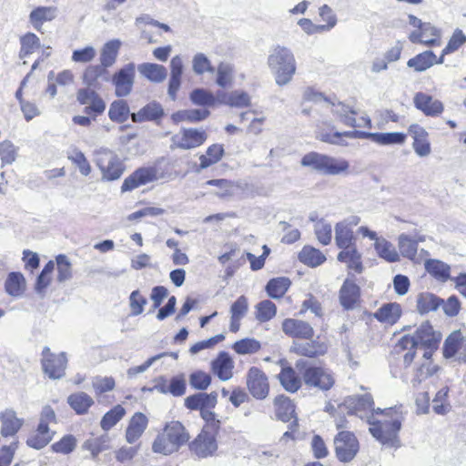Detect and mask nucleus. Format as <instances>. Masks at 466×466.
Wrapping results in <instances>:
<instances>
[{
  "label": "nucleus",
  "instance_id": "f257e3e1",
  "mask_svg": "<svg viewBox=\"0 0 466 466\" xmlns=\"http://www.w3.org/2000/svg\"><path fill=\"white\" fill-rule=\"evenodd\" d=\"M317 137L325 143L345 146L344 138H370L371 141L379 145H403L406 141L407 136L401 132H389V133H368L361 131H345V132H328L324 129H319L317 133Z\"/></svg>",
  "mask_w": 466,
  "mask_h": 466
},
{
  "label": "nucleus",
  "instance_id": "f03ea898",
  "mask_svg": "<svg viewBox=\"0 0 466 466\" xmlns=\"http://www.w3.org/2000/svg\"><path fill=\"white\" fill-rule=\"evenodd\" d=\"M268 66L274 76L275 83L283 86L289 84L296 74V59L290 49L285 46H275L269 51L267 59Z\"/></svg>",
  "mask_w": 466,
  "mask_h": 466
},
{
  "label": "nucleus",
  "instance_id": "7ed1b4c3",
  "mask_svg": "<svg viewBox=\"0 0 466 466\" xmlns=\"http://www.w3.org/2000/svg\"><path fill=\"white\" fill-rule=\"evenodd\" d=\"M188 441L189 433L184 425L177 420H172L167 423L163 432L157 436L152 450L156 453L169 455L177 451Z\"/></svg>",
  "mask_w": 466,
  "mask_h": 466
},
{
  "label": "nucleus",
  "instance_id": "20e7f679",
  "mask_svg": "<svg viewBox=\"0 0 466 466\" xmlns=\"http://www.w3.org/2000/svg\"><path fill=\"white\" fill-rule=\"evenodd\" d=\"M384 416L383 420H369L370 424V432L382 445L396 447L399 445L398 432L401 427V420L398 415L392 416V409L381 410L378 409L375 411Z\"/></svg>",
  "mask_w": 466,
  "mask_h": 466
},
{
  "label": "nucleus",
  "instance_id": "39448f33",
  "mask_svg": "<svg viewBox=\"0 0 466 466\" xmlns=\"http://www.w3.org/2000/svg\"><path fill=\"white\" fill-rule=\"evenodd\" d=\"M440 340L441 334L436 333L429 322H424L418 328L414 335L403 336L396 344L395 351L400 353L404 350L417 349L419 346L434 350Z\"/></svg>",
  "mask_w": 466,
  "mask_h": 466
},
{
  "label": "nucleus",
  "instance_id": "423d86ee",
  "mask_svg": "<svg viewBox=\"0 0 466 466\" xmlns=\"http://www.w3.org/2000/svg\"><path fill=\"white\" fill-rule=\"evenodd\" d=\"M295 367L302 374V380L309 387L329 390L335 383V379L330 371L322 367L308 366L305 360H297Z\"/></svg>",
  "mask_w": 466,
  "mask_h": 466
},
{
  "label": "nucleus",
  "instance_id": "0eeeda50",
  "mask_svg": "<svg viewBox=\"0 0 466 466\" xmlns=\"http://www.w3.org/2000/svg\"><path fill=\"white\" fill-rule=\"evenodd\" d=\"M96 162L102 173V179L113 181L118 179L124 171L118 157L106 147H100L95 152Z\"/></svg>",
  "mask_w": 466,
  "mask_h": 466
},
{
  "label": "nucleus",
  "instance_id": "6e6552de",
  "mask_svg": "<svg viewBox=\"0 0 466 466\" xmlns=\"http://www.w3.org/2000/svg\"><path fill=\"white\" fill-rule=\"evenodd\" d=\"M335 452L339 461H351L357 455L360 445L352 432L340 431L334 439Z\"/></svg>",
  "mask_w": 466,
  "mask_h": 466
},
{
  "label": "nucleus",
  "instance_id": "1a4fd4ad",
  "mask_svg": "<svg viewBox=\"0 0 466 466\" xmlns=\"http://www.w3.org/2000/svg\"><path fill=\"white\" fill-rule=\"evenodd\" d=\"M42 366L44 372L53 380L61 379L65 375L67 358L65 352L54 354L48 347L43 349Z\"/></svg>",
  "mask_w": 466,
  "mask_h": 466
},
{
  "label": "nucleus",
  "instance_id": "9d476101",
  "mask_svg": "<svg viewBox=\"0 0 466 466\" xmlns=\"http://www.w3.org/2000/svg\"><path fill=\"white\" fill-rule=\"evenodd\" d=\"M136 76V65L128 63L116 72L112 76L115 94L118 97L127 96L133 89Z\"/></svg>",
  "mask_w": 466,
  "mask_h": 466
},
{
  "label": "nucleus",
  "instance_id": "9b49d317",
  "mask_svg": "<svg viewBox=\"0 0 466 466\" xmlns=\"http://www.w3.org/2000/svg\"><path fill=\"white\" fill-rule=\"evenodd\" d=\"M207 139L205 131L184 128L171 137V148L191 149L201 146Z\"/></svg>",
  "mask_w": 466,
  "mask_h": 466
},
{
  "label": "nucleus",
  "instance_id": "f8f14e48",
  "mask_svg": "<svg viewBox=\"0 0 466 466\" xmlns=\"http://www.w3.org/2000/svg\"><path fill=\"white\" fill-rule=\"evenodd\" d=\"M247 387L257 400H264L269 392V384L266 374L257 367H251L247 373Z\"/></svg>",
  "mask_w": 466,
  "mask_h": 466
},
{
  "label": "nucleus",
  "instance_id": "ddd939ff",
  "mask_svg": "<svg viewBox=\"0 0 466 466\" xmlns=\"http://www.w3.org/2000/svg\"><path fill=\"white\" fill-rule=\"evenodd\" d=\"M154 390L161 394H170L173 397H181L186 393L187 380L183 373L175 375L170 379L160 376L156 379Z\"/></svg>",
  "mask_w": 466,
  "mask_h": 466
},
{
  "label": "nucleus",
  "instance_id": "4468645a",
  "mask_svg": "<svg viewBox=\"0 0 466 466\" xmlns=\"http://www.w3.org/2000/svg\"><path fill=\"white\" fill-rule=\"evenodd\" d=\"M190 451L199 458L212 456L218 449L216 438L213 433L202 431L190 443Z\"/></svg>",
  "mask_w": 466,
  "mask_h": 466
},
{
  "label": "nucleus",
  "instance_id": "2eb2a0df",
  "mask_svg": "<svg viewBox=\"0 0 466 466\" xmlns=\"http://www.w3.org/2000/svg\"><path fill=\"white\" fill-rule=\"evenodd\" d=\"M76 99L81 105H86L84 113L91 115L102 114L106 109V104L99 95L93 89L82 88L79 89L76 95Z\"/></svg>",
  "mask_w": 466,
  "mask_h": 466
},
{
  "label": "nucleus",
  "instance_id": "dca6fc26",
  "mask_svg": "<svg viewBox=\"0 0 466 466\" xmlns=\"http://www.w3.org/2000/svg\"><path fill=\"white\" fill-rule=\"evenodd\" d=\"M414 106L427 116H438L444 106L441 101L423 92H418L413 97Z\"/></svg>",
  "mask_w": 466,
  "mask_h": 466
},
{
  "label": "nucleus",
  "instance_id": "f3484780",
  "mask_svg": "<svg viewBox=\"0 0 466 466\" xmlns=\"http://www.w3.org/2000/svg\"><path fill=\"white\" fill-rule=\"evenodd\" d=\"M409 134L413 138L412 147L415 153L420 157H428L431 147L428 139L429 133L425 128L418 124H412L409 127Z\"/></svg>",
  "mask_w": 466,
  "mask_h": 466
},
{
  "label": "nucleus",
  "instance_id": "a211bd4d",
  "mask_svg": "<svg viewBox=\"0 0 466 466\" xmlns=\"http://www.w3.org/2000/svg\"><path fill=\"white\" fill-rule=\"evenodd\" d=\"M282 330L289 337L302 339H310L314 335V329L309 323L296 319H286L282 322Z\"/></svg>",
  "mask_w": 466,
  "mask_h": 466
},
{
  "label": "nucleus",
  "instance_id": "6ab92c4d",
  "mask_svg": "<svg viewBox=\"0 0 466 466\" xmlns=\"http://www.w3.org/2000/svg\"><path fill=\"white\" fill-rule=\"evenodd\" d=\"M157 178V171L153 167L139 168L127 177L122 186L121 190L131 191L142 185L151 182Z\"/></svg>",
  "mask_w": 466,
  "mask_h": 466
},
{
  "label": "nucleus",
  "instance_id": "aec40b11",
  "mask_svg": "<svg viewBox=\"0 0 466 466\" xmlns=\"http://www.w3.org/2000/svg\"><path fill=\"white\" fill-rule=\"evenodd\" d=\"M327 350L328 346L326 343L318 339L302 342L294 341L290 348L291 352L308 358L322 356L327 352Z\"/></svg>",
  "mask_w": 466,
  "mask_h": 466
},
{
  "label": "nucleus",
  "instance_id": "412c9836",
  "mask_svg": "<svg viewBox=\"0 0 466 466\" xmlns=\"http://www.w3.org/2000/svg\"><path fill=\"white\" fill-rule=\"evenodd\" d=\"M234 361L228 352L221 351L211 362V370L222 381L233 377Z\"/></svg>",
  "mask_w": 466,
  "mask_h": 466
},
{
  "label": "nucleus",
  "instance_id": "4be33fe9",
  "mask_svg": "<svg viewBox=\"0 0 466 466\" xmlns=\"http://www.w3.org/2000/svg\"><path fill=\"white\" fill-rule=\"evenodd\" d=\"M1 435L4 437L14 436L20 430L24 420L17 418L12 409H6L0 413Z\"/></svg>",
  "mask_w": 466,
  "mask_h": 466
},
{
  "label": "nucleus",
  "instance_id": "5701e85b",
  "mask_svg": "<svg viewBox=\"0 0 466 466\" xmlns=\"http://www.w3.org/2000/svg\"><path fill=\"white\" fill-rule=\"evenodd\" d=\"M164 116V109L157 102H150L137 113L131 114V119L135 123L146 121H158Z\"/></svg>",
  "mask_w": 466,
  "mask_h": 466
},
{
  "label": "nucleus",
  "instance_id": "b1692460",
  "mask_svg": "<svg viewBox=\"0 0 466 466\" xmlns=\"http://www.w3.org/2000/svg\"><path fill=\"white\" fill-rule=\"evenodd\" d=\"M148 420L142 412H136L127 428L126 440L128 443L136 442L147 427Z\"/></svg>",
  "mask_w": 466,
  "mask_h": 466
},
{
  "label": "nucleus",
  "instance_id": "393cba45",
  "mask_svg": "<svg viewBox=\"0 0 466 466\" xmlns=\"http://www.w3.org/2000/svg\"><path fill=\"white\" fill-rule=\"evenodd\" d=\"M138 73L152 83H162L167 76V68L159 64L142 63L137 66Z\"/></svg>",
  "mask_w": 466,
  "mask_h": 466
},
{
  "label": "nucleus",
  "instance_id": "a878e982",
  "mask_svg": "<svg viewBox=\"0 0 466 466\" xmlns=\"http://www.w3.org/2000/svg\"><path fill=\"white\" fill-rule=\"evenodd\" d=\"M339 302L345 309H352L360 297V288L354 281L346 279L339 289Z\"/></svg>",
  "mask_w": 466,
  "mask_h": 466
},
{
  "label": "nucleus",
  "instance_id": "bb28decb",
  "mask_svg": "<svg viewBox=\"0 0 466 466\" xmlns=\"http://www.w3.org/2000/svg\"><path fill=\"white\" fill-rule=\"evenodd\" d=\"M335 242L338 248L342 250L355 248L354 235L352 228L347 221H341L335 226Z\"/></svg>",
  "mask_w": 466,
  "mask_h": 466
},
{
  "label": "nucleus",
  "instance_id": "cd10ccee",
  "mask_svg": "<svg viewBox=\"0 0 466 466\" xmlns=\"http://www.w3.org/2000/svg\"><path fill=\"white\" fill-rule=\"evenodd\" d=\"M57 15L56 6H38L29 15V21L35 29L40 31L44 23L54 20Z\"/></svg>",
  "mask_w": 466,
  "mask_h": 466
},
{
  "label": "nucleus",
  "instance_id": "c85d7f7f",
  "mask_svg": "<svg viewBox=\"0 0 466 466\" xmlns=\"http://www.w3.org/2000/svg\"><path fill=\"white\" fill-rule=\"evenodd\" d=\"M218 97L220 103L228 105L231 107H247L251 105L250 96L244 91L234 90L228 94L219 93Z\"/></svg>",
  "mask_w": 466,
  "mask_h": 466
},
{
  "label": "nucleus",
  "instance_id": "c756f323",
  "mask_svg": "<svg viewBox=\"0 0 466 466\" xmlns=\"http://www.w3.org/2000/svg\"><path fill=\"white\" fill-rule=\"evenodd\" d=\"M54 431L43 423H39L36 431L27 439V445L40 450L46 446L53 439Z\"/></svg>",
  "mask_w": 466,
  "mask_h": 466
},
{
  "label": "nucleus",
  "instance_id": "7c9ffc66",
  "mask_svg": "<svg viewBox=\"0 0 466 466\" xmlns=\"http://www.w3.org/2000/svg\"><path fill=\"white\" fill-rule=\"evenodd\" d=\"M278 377L281 386L289 392H297L301 387L302 380L291 367L282 368Z\"/></svg>",
  "mask_w": 466,
  "mask_h": 466
},
{
  "label": "nucleus",
  "instance_id": "2f4dec72",
  "mask_svg": "<svg viewBox=\"0 0 466 466\" xmlns=\"http://www.w3.org/2000/svg\"><path fill=\"white\" fill-rule=\"evenodd\" d=\"M274 405L276 408V416L280 420L288 422L295 418V405L289 398L279 395L275 398Z\"/></svg>",
  "mask_w": 466,
  "mask_h": 466
},
{
  "label": "nucleus",
  "instance_id": "473e14b6",
  "mask_svg": "<svg viewBox=\"0 0 466 466\" xmlns=\"http://www.w3.org/2000/svg\"><path fill=\"white\" fill-rule=\"evenodd\" d=\"M401 315V309L398 303H387L381 306L375 313L374 317L380 322L393 325L398 321Z\"/></svg>",
  "mask_w": 466,
  "mask_h": 466
},
{
  "label": "nucleus",
  "instance_id": "72a5a7b5",
  "mask_svg": "<svg viewBox=\"0 0 466 466\" xmlns=\"http://www.w3.org/2000/svg\"><path fill=\"white\" fill-rule=\"evenodd\" d=\"M463 348H466V339L460 330L454 331L444 342L443 355L447 359L452 358Z\"/></svg>",
  "mask_w": 466,
  "mask_h": 466
},
{
  "label": "nucleus",
  "instance_id": "f704fd0d",
  "mask_svg": "<svg viewBox=\"0 0 466 466\" xmlns=\"http://www.w3.org/2000/svg\"><path fill=\"white\" fill-rule=\"evenodd\" d=\"M424 266L428 273L441 282H446L451 278L450 266L441 260L427 259Z\"/></svg>",
  "mask_w": 466,
  "mask_h": 466
},
{
  "label": "nucleus",
  "instance_id": "c9c22d12",
  "mask_svg": "<svg viewBox=\"0 0 466 466\" xmlns=\"http://www.w3.org/2000/svg\"><path fill=\"white\" fill-rule=\"evenodd\" d=\"M330 111L334 116H337L344 125L348 127H350V125H355L354 116L358 115V111L352 106L342 102L331 103Z\"/></svg>",
  "mask_w": 466,
  "mask_h": 466
},
{
  "label": "nucleus",
  "instance_id": "e433bc0d",
  "mask_svg": "<svg viewBox=\"0 0 466 466\" xmlns=\"http://www.w3.org/2000/svg\"><path fill=\"white\" fill-rule=\"evenodd\" d=\"M224 155V147L220 144H213L208 147L205 155L199 157V167L198 171L206 169L218 163Z\"/></svg>",
  "mask_w": 466,
  "mask_h": 466
},
{
  "label": "nucleus",
  "instance_id": "4c0bfd02",
  "mask_svg": "<svg viewBox=\"0 0 466 466\" xmlns=\"http://www.w3.org/2000/svg\"><path fill=\"white\" fill-rule=\"evenodd\" d=\"M435 63V54L432 51H425L410 58L408 61L407 66L414 68L417 72H422L432 66Z\"/></svg>",
  "mask_w": 466,
  "mask_h": 466
},
{
  "label": "nucleus",
  "instance_id": "58836bf2",
  "mask_svg": "<svg viewBox=\"0 0 466 466\" xmlns=\"http://www.w3.org/2000/svg\"><path fill=\"white\" fill-rule=\"evenodd\" d=\"M67 402L77 414H85L93 405L94 400L88 394L81 391L71 394L67 399Z\"/></svg>",
  "mask_w": 466,
  "mask_h": 466
},
{
  "label": "nucleus",
  "instance_id": "ea45409f",
  "mask_svg": "<svg viewBox=\"0 0 466 466\" xmlns=\"http://www.w3.org/2000/svg\"><path fill=\"white\" fill-rule=\"evenodd\" d=\"M338 260L348 264L350 269H353L357 273H361L363 266L361 263V255L358 252L357 248H350L341 250L338 254Z\"/></svg>",
  "mask_w": 466,
  "mask_h": 466
},
{
  "label": "nucleus",
  "instance_id": "a19ab883",
  "mask_svg": "<svg viewBox=\"0 0 466 466\" xmlns=\"http://www.w3.org/2000/svg\"><path fill=\"white\" fill-rule=\"evenodd\" d=\"M299 259L308 266L317 267L326 260V257L320 250L311 246H305L299 254Z\"/></svg>",
  "mask_w": 466,
  "mask_h": 466
},
{
  "label": "nucleus",
  "instance_id": "79ce46f5",
  "mask_svg": "<svg viewBox=\"0 0 466 466\" xmlns=\"http://www.w3.org/2000/svg\"><path fill=\"white\" fill-rule=\"evenodd\" d=\"M121 42L118 39L108 41L104 45L100 56V61L104 67H109L116 62Z\"/></svg>",
  "mask_w": 466,
  "mask_h": 466
},
{
  "label": "nucleus",
  "instance_id": "37998d69",
  "mask_svg": "<svg viewBox=\"0 0 466 466\" xmlns=\"http://www.w3.org/2000/svg\"><path fill=\"white\" fill-rule=\"evenodd\" d=\"M374 247L379 257L386 261L397 262L400 260V255L395 247L385 238L377 239Z\"/></svg>",
  "mask_w": 466,
  "mask_h": 466
},
{
  "label": "nucleus",
  "instance_id": "c03bdc74",
  "mask_svg": "<svg viewBox=\"0 0 466 466\" xmlns=\"http://www.w3.org/2000/svg\"><path fill=\"white\" fill-rule=\"evenodd\" d=\"M349 168L350 163L346 159L327 156L323 175L337 176L347 174Z\"/></svg>",
  "mask_w": 466,
  "mask_h": 466
},
{
  "label": "nucleus",
  "instance_id": "a18cd8bd",
  "mask_svg": "<svg viewBox=\"0 0 466 466\" xmlns=\"http://www.w3.org/2000/svg\"><path fill=\"white\" fill-rule=\"evenodd\" d=\"M289 286L290 281L288 278H276L268 282L266 291L272 299H280L287 292Z\"/></svg>",
  "mask_w": 466,
  "mask_h": 466
},
{
  "label": "nucleus",
  "instance_id": "49530a36",
  "mask_svg": "<svg viewBox=\"0 0 466 466\" xmlns=\"http://www.w3.org/2000/svg\"><path fill=\"white\" fill-rule=\"evenodd\" d=\"M5 291L13 297L22 295L25 289V279L21 273L12 272L8 275L5 284Z\"/></svg>",
  "mask_w": 466,
  "mask_h": 466
},
{
  "label": "nucleus",
  "instance_id": "de8ad7c7",
  "mask_svg": "<svg viewBox=\"0 0 466 466\" xmlns=\"http://www.w3.org/2000/svg\"><path fill=\"white\" fill-rule=\"evenodd\" d=\"M441 302H443V299H441L434 294L422 293L418 298L417 309L421 314L428 313L437 309L440 307Z\"/></svg>",
  "mask_w": 466,
  "mask_h": 466
},
{
  "label": "nucleus",
  "instance_id": "09e8293b",
  "mask_svg": "<svg viewBox=\"0 0 466 466\" xmlns=\"http://www.w3.org/2000/svg\"><path fill=\"white\" fill-rule=\"evenodd\" d=\"M129 116V106L125 100L114 101L109 108L108 116L112 121L125 122Z\"/></svg>",
  "mask_w": 466,
  "mask_h": 466
},
{
  "label": "nucleus",
  "instance_id": "8fccbe9b",
  "mask_svg": "<svg viewBox=\"0 0 466 466\" xmlns=\"http://www.w3.org/2000/svg\"><path fill=\"white\" fill-rule=\"evenodd\" d=\"M256 309V319L259 322H266L270 320L276 316L277 307L276 305L268 300L265 299L258 303L255 307Z\"/></svg>",
  "mask_w": 466,
  "mask_h": 466
},
{
  "label": "nucleus",
  "instance_id": "3c124183",
  "mask_svg": "<svg viewBox=\"0 0 466 466\" xmlns=\"http://www.w3.org/2000/svg\"><path fill=\"white\" fill-rule=\"evenodd\" d=\"M373 405V398L370 394H363L356 398H350L345 402L339 406V409L343 411L346 409L354 407L356 410H366L371 408Z\"/></svg>",
  "mask_w": 466,
  "mask_h": 466
},
{
  "label": "nucleus",
  "instance_id": "603ef678",
  "mask_svg": "<svg viewBox=\"0 0 466 466\" xmlns=\"http://www.w3.org/2000/svg\"><path fill=\"white\" fill-rule=\"evenodd\" d=\"M327 155L319 154L317 152H310L306 154L301 159L303 167H309L311 169L323 174L325 168V161Z\"/></svg>",
  "mask_w": 466,
  "mask_h": 466
},
{
  "label": "nucleus",
  "instance_id": "864d4df0",
  "mask_svg": "<svg viewBox=\"0 0 466 466\" xmlns=\"http://www.w3.org/2000/svg\"><path fill=\"white\" fill-rule=\"evenodd\" d=\"M21 49L19 56L25 57L40 47V40L34 33H27L20 38Z\"/></svg>",
  "mask_w": 466,
  "mask_h": 466
},
{
  "label": "nucleus",
  "instance_id": "5fc2aeb1",
  "mask_svg": "<svg viewBox=\"0 0 466 466\" xmlns=\"http://www.w3.org/2000/svg\"><path fill=\"white\" fill-rule=\"evenodd\" d=\"M126 410L121 405L115 406L107 411L101 420L100 425L104 431L114 427L125 415Z\"/></svg>",
  "mask_w": 466,
  "mask_h": 466
},
{
  "label": "nucleus",
  "instance_id": "6e6d98bb",
  "mask_svg": "<svg viewBox=\"0 0 466 466\" xmlns=\"http://www.w3.org/2000/svg\"><path fill=\"white\" fill-rule=\"evenodd\" d=\"M399 249L400 254L409 258L414 259L418 250V241L411 239L405 234H401L399 237Z\"/></svg>",
  "mask_w": 466,
  "mask_h": 466
},
{
  "label": "nucleus",
  "instance_id": "4d7b16f0",
  "mask_svg": "<svg viewBox=\"0 0 466 466\" xmlns=\"http://www.w3.org/2000/svg\"><path fill=\"white\" fill-rule=\"evenodd\" d=\"M192 69L196 75L215 72V68L212 66L210 60L203 53H198L193 56Z\"/></svg>",
  "mask_w": 466,
  "mask_h": 466
},
{
  "label": "nucleus",
  "instance_id": "13d9d810",
  "mask_svg": "<svg viewBox=\"0 0 466 466\" xmlns=\"http://www.w3.org/2000/svg\"><path fill=\"white\" fill-rule=\"evenodd\" d=\"M68 159L72 161L79 169V172L83 176H88L91 173V166L85 157L84 153L78 150L77 148H74L68 154Z\"/></svg>",
  "mask_w": 466,
  "mask_h": 466
},
{
  "label": "nucleus",
  "instance_id": "bf43d9fd",
  "mask_svg": "<svg viewBox=\"0 0 466 466\" xmlns=\"http://www.w3.org/2000/svg\"><path fill=\"white\" fill-rule=\"evenodd\" d=\"M315 235L322 245H328L331 241L332 228L331 225L324 219L318 220L314 226Z\"/></svg>",
  "mask_w": 466,
  "mask_h": 466
},
{
  "label": "nucleus",
  "instance_id": "052dcab7",
  "mask_svg": "<svg viewBox=\"0 0 466 466\" xmlns=\"http://www.w3.org/2000/svg\"><path fill=\"white\" fill-rule=\"evenodd\" d=\"M190 99L193 104L198 106H213L216 98L213 94L203 88H196L190 94Z\"/></svg>",
  "mask_w": 466,
  "mask_h": 466
},
{
  "label": "nucleus",
  "instance_id": "680f3d73",
  "mask_svg": "<svg viewBox=\"0 0 466 466\" xmlns=\"http://www.w3.org/2000/svg\"><path fill=\"white\" fill-rule=\"evenodd\" d=\"M260 343L255 339H243L236 341L233 350L238 354H252L260 350Z\"/></svg>",
  "mask_w": 466,
  "mask_h": 466
},
{
  "label": "nucleus",
  "instance_id": "e2e57ef3",
  "mask_svg": "<svg viewBox=\"0 0 466 466\" xmlns=\"http://www.w3.org/2000/svg\"><path fill=\"white\" fill-rule=\"evenodd\" d=\"M207 185L214 186L218 187V190L214 193L218 198H224L231 197L234 194L233 183L227 179H211L206 182Z\"/></svg>",
  "mask_w": 466,
  "mask_h": 466
},
{
  "label": "nucleus",
  "instance_id": "0e129e2a",
  "mask_svg": "<svg viewBox=\"0 0 466 466\" xmlns=\"http://www.w3.org/2000/svg\"><path fill=\"white\" fill-rule=\"evenodd\" d=\"M147 299L140 293L139 290H134L129 296V308L132 316H138L143 313Z\"/></svg>",
  "mask_w": 466,
  "mask_h": 466
},
{
  "label": "nucleus",
  "instance_id": "69168bd1",
  "mask_svg": "<svg viewBox=\"0 0 466 466\" xmlns=\"http://www.w3.org/2000/svg\"><path fill=\"white\" fill-rule=\"evenodd\" d=\"M57 281L64 282L72 278L71 263L66 255L56 257Z\"/></svg>",
  "mask_w": 466,
  "mask_h": 466
},
{
  "label": "nucleus",
  "instance_id": "338daca9",
  "mask_svg": "<svg viewBox=\"0 0 466 466\" xmlns=\"http://www.w3.org/2000/svg\"><path fill=\"white\" fill-rule=\"evenodd\" d=\"M189 383L192 388L204 390L210 385L211 376L205 371L198 370L190 374Z\"/></svg>",
  "mask_w": 466,
  "mask_h": 466
},
{
  "label": "nucleus",
  "instance_id": "774afa93",
  "mask_svg": "<svg viewBox=\"0 0 466 466\" xmlns=\"http://www.w3.org/2000/svg\"><path fill=\"white\" fill-rule=\"evenodd\" d=\"M16 155L17 148L11 141L5 140L0 143V157L3 165L12 164L16 158Z\"/></svg>",
  "mask_w": 466,
  "mask_h": 466
}]
</instances>
